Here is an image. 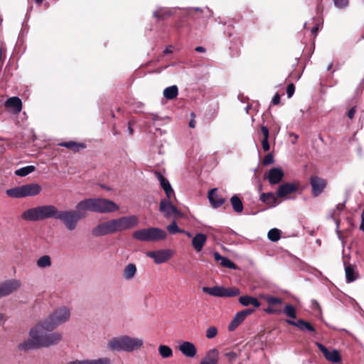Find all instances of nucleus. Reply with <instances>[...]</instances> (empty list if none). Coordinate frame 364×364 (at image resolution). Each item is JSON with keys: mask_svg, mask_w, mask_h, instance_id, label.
I'll return each instance as SVG.
<instances>
[{"mask_svg": "<svg viewBox=\"0 0 364 364\" xmlns=\"http://www.w3.org/2000/svg\"><path fill=\"white\" fill-rule=\"evenodd\" d=\"M47 323L41 321L29 331L30 338L20 343L18 348L21 350H28L34 348H48L57 345L63 339L61 333L51 332L55 328L46 326Z\"/></svg>", "mask_w": 364, "mask_h": 364, "instance_id": "obj_1", "label": "nucleus"}, {"mask_svg": "<svg viewBox=\"0 0 364 364\" xmlns=\"http://www.w3.org/2000/svg\"><path fill=\"white\" fill-rule=\"evenodd\" d=\"M57 207L53 205H41L29 208L21 214V219L26 222H39L55 218Z\"/></svg>", "mask_w": 364, "mask_h": 364, "instance_id": "obj_2", "label": "nucleus"}, {"mask_svg": "<svg viewBox=\"0 0 364 364\" xmlns=\"http://www.w3.org/2000/svg\"><path fill=\"white\" fill-rule=\"evenodd\" d=\"M134 239L141 242H154L165 240L167 234L159 228L139 229L132 232Z\"/></svg>", "mask_w": 364, "mask_h": 364, "instance_id": "obj_3", "label": "nucleus"}, {"mask_svg": "<svg viewBox=\"0 0 364 364\" xmlns=\"http://www.w3.org/2000/svg\"><path fill=\"white\" fill-rule=\"evenodd\" d=\"M70 317V309L61 306L56 309L48 318L43 320L46 322V326L57 328L58 326L67 322Z\"/></svg>", "mask_w": 364, "mask_h": 364, "instance_id": "obj_4", "label": "nucleus"}, {"mask_svg": "<svg viewBox=\"0 0 364 364\" xmlns=\"http://www.w3.org/2000/svg\"><path fill=\"white\" fill-rule=\"evenodd\" d=\"M81 215L76 210H63L60 211L57 208L55 219L61 220L68 230H73L76 228Z\"/></svg>", "mask_w": 364, "mask_h": 364, "instance_id": "obj_5", "label": "nucleus"}, {"mask_svg": "<svg viewBox=\"0 0 364 364\" xmlns=\"http://www.w3.org/2000/svg\"><path fill=\"white\" fill-rule=\"evenodd\" d=\"M202 291L210 296L216 297H233L240 294V289L237 287L225 288L223 286L204 287L202 288Z\"/></svg>", "mask_w": 364, "mask_h": 364, "instance_id": "obj_6", "label": "nucleus"}, {"mask_svg": "<svg viewBox=\"0 0 364 364\" xmlns=\"http://www.w3.org/2000/svg\"><path fill=\"white\" fill-rule=\"evenodd\" d=\"M116 232L132 229L139 225V218L132 215L114 219Z\"/></svg>", "mask_w": 364, "mask_h": 364, "instance_id": "obj_7", "label": "nucleus"}, {"mask_svg": "<svg viewBox=\"0 0 364 364\" xmlns=\"http://www.w3.org/2000/svg\"><path fill=\"white\" fill-rule=\"evenodd\" d=\"M119 209L114 202L105 198H94V212L99 213H109Z\"/></svg>", "mask_w": 364, "mask_h": 364, "instance_id": "obj_8", "label": "nucleus"}, {"mask_svg": "<svg viewBox=\"0 0 364 364\" xmlns=\"http://www.w3.org/2000/svg\"><path fill=\"white\" fill-rule=\"evenodd\" d=\"M116 232L114 219L99 223L92 230L95 237L111 235Z\"/></svg>", "mask_w": 364, "mask_h": 364, "instance_id": "obj_9", "label": "nucleus"}, {"mask_svg": "<svg viewBox=\"0 0 364 364\" xmlns=\"http://www.w3.org/2000/svg\"><path fill=\"white\" fill-rule=\"evenodd\" d=\"M21 287L19 280L11 279L0 283V298L6 297L18 291Z\"/></svg>", "mask_w": 364, "mask_h": 364, "instance_id": "obj_10", "label": "nucleus"}, {"mask_svg": "<svg viewBox=\"0 0 364 364\" xmlns=\"http://www.w3.org/2000/svg\"><path fill=\"white\" fill-rule=\"evenodd\" d=\"M144 346V340L141 337L131 336L124 334V352L133 353L139 350Z\"/></svg>", "mask_w": 364, "mask_h": 364, "instance_id": "obj_11", "label": "nucleus"}, {"mask_svg": "<svg viewBox=\"0 0 364 364\" xmlns=\"http://www.w3.org/2000/svg\"><path fill=\"white\" fill-rule=\"evenodd\" d=\"M146 256L153 259L154 262L157 264H162L168 261L173 255L171 250H159L157 251H149L146 253Z\"/></svg>", "mask_w": 364, "mask_h": 364, "instance_id": "obj_12", "label": "nucleus"}, {"mask_svg": "<svg viewBox=\"0 0 364 364\" xmlns=\"http://www.w3.org/2000/svg\"><path fill=\"white\" fill-rule=\"evenodd\" d=\"M106 347L111 352H124V334L109 338Z\"/></svg>", "mask_w": 364, "mask_h": 364, "instance_id": "obj_13", "label": "nucleus"}, {"mask_svg": "<svg viewBox=\"0 0 364 364\" xmlns=\"http://www.w3.org/2000/svg\"><path fill=\"white\" fill-rule=\"evenodd\" d=\"M253 312L254 309H247L237 312L229 324L228 330L230 331H234L240 323L243 322L247 316L252 314Z\"/></svg>", "mask_w": 364, "mask_h": 364, "instance_id": "obj_14", "label": "nucleus"}, {"mask_svg": "<svg viewBox=\"0 0 364 364\" xmlns=\"http://www.w3.org/2000/svg\"><path fill=\"white\" fill-rule=\"evenodd\" d=\"M6 109L11 114H18L22 109V102L18 97L8 98L4 102Z\"/></svg>", "mask_w": 364, "mask_h": 364, "instance_id": "obj_15", "label": "nucleus"}, {"mask_svg": "<svg viewBox=\"0 0 364 364\" xmlns=\"http://www.w3.org/2000/svg\"><path fill=\"white\" fill-rule=\"evenodd\" d=\"M178 349L186 358H193L197 354V348L190 341H182Z\"/></svg>", "mask_w": 364, "mask_h": 364, "instance_id": "obj_16", "label": "nucleus"}, {"mask_svg": "<svg viewBox=\"0 0 364 364\" xmlns=\"http://www.w3.org/2000/svg\"><path fill=\"white\" fill-rule=\"evenodd\" d=\"M316 345L318 348V349L322 352L323 356L326 360L331 361L332 363H338L341 361V356L339 352L333 349L332 350H328L327 348H326L323 345L320 343H316Z\"/></svg>", "mask_w": 364, "mask_h": 364, "instance_id": "obj_17", "label": "nucleus"}, {"mask_svg": "<svg viewBox=\"0 0 364 364\" xmlns=\"http://www.w3.org/2000/svg\"><path fill=\"white\" fill-rule=\"evenodd\" d=\"M310 183L312 187V194L314 196L320 195L326 187V181L317 176H313L310 178Z\"/></svg>", "mask_w": 364, "mask_h": 364, "instance_id": "obj_18", "label": "nucleus"}, {"mask_svg": "<svg viewBox=\"0 0 364 364\" xmlns=\"http://www.w3.org/2000/svg\"><path fill=\"white\" fill-rule=\"evenodd\" d=\"M170 199H163L160 202L159 210L164 214L166 218H168L172 215L178 213L177 208L171 203Z\"/></svg>", "mask_w": 364, "mask_h": 364, "instance_id": "obj_19", "label": "nucleus"}, {"mask_svg": "<svg viewBox=\"0 0 364 364\" xmlns=\"http://www.w3.org/2000/svg\"><path fill=\"white\" fill-rule=\"evenodd\" d=\"M298 186L293 183H285L279 186L277 191V196L279 198H284L287 196L296 192Z\"/></svg>", "mask_w": 364, "mask_h": 364, "instance_id": "obj_20", "label": "nucleus"}, {"mask_svg": "<svg viewBox=\"0 0 364 364\" xmlns=\"http://www.w3.org/2000/svg\"><path fill=\"white\" fill-rule=\"evenodd\" d=\"M77 212L80 213L81 218L85 216L84 212H94V198H87L79 202L76 205Z\"/></svg>", "mask_w": 364, "mask_h": 364, "instance_id": "obj_21", "label": "nucleus"}, {"mask_svg": "<svg viewBox=\"0 0 364 364\" xmlns=\"http://www.w3.org/2000/svg\"><path fill=\"white\" fill-rule=\"evenodd\" d=\"M156 177L158 178L160 183L161 187L164 189L168 199H171L174 195V191L169 183V181L163 176L159 172L155 173Z\"/></svg>", "mask_w": 364, "mask_h": 364, "instance_id": "obj_22", "label": "nucleus"}, {"mask_svg": "<svg viewBox=\"0 0 364 364\" xmlns=\"http://www.w3.org/2000/svg\"><path fill=\"white\" fill-rule=\"evenodd\" d=\"M284 171L281 168H272L269 171L267 179L270 184L279 183L284 177Z\"/></svg>", "mask_w": 364, "mask_h": 364, "instance_id": "obj_23", "label": "nucleus"}, {"mask_svg": "<svg viewBox=\"0 0 364 364\" xmlns=\"http://www.w3.org/2000/svg\"><path fill=\"white\" fill-rule=\"evenodd\" d=\"M24 198L36 196L40 194L42 191L41 186L36 183H31L23 185Z\"/></svg>", "mask_w": 364, "mask_h": 364, "instance_id": "obj_24", "label": "nucleus"}, {"mask_svg": "<svg viewBox=\"0 0 364 364\" xmlns=\"http://www.w3.org/2000/svg\"><path fill=\"white\" fill-rule=\"evenodd\" d=\"M208 198L211 205L215 208L221 206L225 201L224 198L218 194L216 188H213L208 192Z\"/></svg>", "mask_w": 364, "mask_h": 364, "instance_id": "obj_25", "label": "nucleus"}, {"mask_svg": "<svg viewBox=\"0 0 364 364\" xmlns=\"http://www.w3.org/2000/svg\"><path fill=\"white\" fill-rule=\"evenodd\" d=\"M219 352L216 348L209 350L199 364H218Z\"/></svg>", "mask_w": 364, "mask_h": 364, "instance_id": "obj_26", "label": "nucleus"}, {"mask_svg": "<svg viewBox=\"0 0 364 364\" xmlns=\"http://www.w3.org/2000/svg\"><path fill=\"white\" fill-rule=\"evenodd\" d=\"M207 241V236L203 233H197L192 239V246L196 252H200Z\"/></svg>", "mask_w": 364, "mask_h": 364, "instance_id": "obj_27", "label": "nucleus"}, {"mask_svg": "<svg viewBox=\"0 0 364 364\" xmlns=\"http://www.w3.org/2000/svg\"><path fill=\"white\" fill-rule=\"evenodd\" d=\"M287 323L296 326L298 328H299L301 331H309L314 332L315 331L314 327L311 325L309 322L303 320V319H299L296 321H294L291 320H287Z\"/></svg>", "mask_w": 364, "mask_h": 364, "instance_id": "obj_28", "label": "nucleus"}, {"mask_svg": "<svg viewBox=\"0 0 364 364\" xmlns=\"http://www.w3.org/2000/svg\"><path fill=\"white\" fill-rule=\"evenodd\" d=\"M214 259L220 262V265L227 267L232 269H236L237 266L228 257H223L220 255V254L218 252H215L213 253Z\"/></svg>", "mask_w": 364, "mask_h": 364, "instance_id": "obj_29", "label": "nucleus"}, {"mask_svg": "<svg viewBox=\"0 0 364 364\" xmlns=\"http://www.w3.org/2000/svg\"><path fill=\"white\" fill-rule=\"evenodd\" d=\"M239 302L243 306H247L249 305H252L255 307L257 308V307H259L261 305L260 302L257 300V298L250 296H247V295L241 296L239 298Z\"/></svg>", "mask_w": 364, "mask_h": 364, "instance_id": "obj_30", "label": "nucleus"}, {"mask_svg": "<svg viewBox=\"0 0 364 364\" xmlns=\"http://www.w3.org/2000/svg\"><path fill=\"white\" fill-rule=\"evenodd\" d=\"M259 200L271 207H275L277 205V197L271 192L261 193Z\"/></svg>", "mask_w": 364, "mask_h": 364, "instance_id": "obj_31", "label": "nucleus"}, {"mask_svg": "<svg viewBox=\"0 0 364 364\" xmlns=\"http://www.w3.org/2000/svg\"><path fill=\"white\" fill-rule=\"evenodd\" d=\"M6 195L11 198H24L23 185L7 189L6 191Z\"/></svg>", "mask_w": 364, "mask_h": 364, "instance_id": "obj_32", "label": "nucleus"}, {"mask_svg": "<svg viewBox=\"0 0 364 364\" xmlns=\"http://www.w3.org/2000/svg\"><path fill=\"white\" fill-rule=\"evenodd\" d=\"M136 265L134 264L129 263L125 267V268L124 269L123 276L126 280H131L134 277V276L136 275Z\"/></svg>", "mask_w": 364, "mask_h": 364, "instance_id": "obj_33", "label": "nucleus"}, {"mask_svg": "<svg viewBox=\"0 0 364 364\" xmlns=\"http://www.w3.org/2000/svg\"><path fill=\"white\" fill-rule=\"evenodd\" d=\"M164 97L167 100L176 98L178 94V89L176 85H171L164 90Z\"/></svg>", "mask_w": 364, "mask_h": 364, "instance_id": "obj_34", "label": "nucleus"}, {"mask_svg": "<svg viewBox=\"0 0 364 364\" xmlns=\"http://www.w3.org/2000/svg\"><path fill=\"white\" fill-rule=\"evenodd\" d=\"M346 278L347 282H353L358 278V272L355 268L350 265L346 266L345 267Z\"/></svg>", "mask_w": 364, "mask_h": 364, "instance_id": "obj_35", "label": "nucleus"}, {"mask_svg": "<svg viewBox=\"0 0 364 364\" xmlns=\"http://www.w3.org/2000/svg\"><path fill=\"white\" fill-rule=\"evenodd\" d=\"M230 203L235 212L240 213L243 210V204L240 198L234 195L230 198Z\"/></svg>", "mask_w": 364, "mask_h": 364, "instance_id": "obj_36", "label": "nucleus"}, {"mask_svg": "<svg viewBox=\"0 0 364 364\" xmlns=\"http://www.w3.org/2000/svg\"><path fill=\"white\" fill-rule=\"evenodd\" d=\"M154 16L157 19H165L173 14L172 10L169 9H159L154 12Z\"/></svg>", "mask_w": 364, "mask_h": 364, "instance_id": "obj_37", "label": "nucleus"}, {"mask_svg": "<svg viewBox=\"0 0 364 364\" xmlns=\"http://www.w3.org/2000/svg\"><path fill=\"white\" fill-rule=\"evenodd\" d=\"M52 264L51 258L48 255L40 257L36 261V265L39 268H48Z\"/></svg>", "mask_w": 364, "mask_h": 364, "instance_id": "obj_38", "label": "nucleus"}, {"mask_svg": "<svg viewBox=\"0 0 364 364\" xmlns=\"http://www.w3.org/2000/svg\"><path fill=\"white\" fill-rule=\"evenodd\" d=\"M34 166H26L15 171V174L18 176L24 177L35 171Z\"/></svg>", "mask_w": 364, "mask_h": 364, "instance_id": "obj_39", "label": "nucleus"}, {"mask_svg": "<svg viewBox=\"0 0 364 364\" xmlns=\"http://www.w3.org/2000/svg\"><path fill=\"white\" fill-rule=\"evenodd\" d=\"M159 353L163 358H168L173 355L172 349L166 345H160L159 346Z\"/></svg>", "mask_w": 364, "mask_h": 364, "instance_id": "obj_40", "label": "nucleus"}, {"mask_svg": "<svg viewBox=\"0 0 364 364\" xmlns=\"http://www.w3.org/2000/svg\"><path fill=\"white\" fill-rule=\"evenodd\" d=\"M281 230L277 228H272L267 233L268 239L272 242H277L281 237Z\"/></svg>", "mask_w": 364, "mask_h": 364, "instance_id": "obj_41", "label": "nucleus"}, {"mask_svg": "<svg viewBox=\"0 0 364 364\" xmlns=\"http://www.w3.org/2000/svg\"><path fill=\"white\" fill-rule=\"evenodd\" d=\"M260 297L265 299L269 305L281 304L282 299L278 297H274L269 295L262 294Z\"/></svg>", "mask_w": 364, "mask_h": 364, "instance_id": "obj_42", "label": "nucleus"}, {"mask_svg": "<svg viewBox=\"0 0 364 364\" xmlns=\"http://www.w3.org/2000/svg\"><path fill=\"white\" fill-rule=\"evenodd\" d=\"M61 146L68 148L70 149H72L73 151H77L79 150V148H83L84 146L82 144H77L74 141H68V142H63L59 144Z\"/></svg>", "mask_w": 364, "mask_h": 364, "instance_id": "obj_43", "label": "nucleus"}, {"mask_svg": "<svg viewBox=\"0 0 364 364\" xmlns=\"http://www.w3.org/2000/svg\"><path fill=\"white\" fill-rule=\"evenodd\" d=\"M284 312L289 318H295L296 317V309L291 305H286L284 309Z\"/></svg>", "mask_w": 364, "mask_h": 364, "instance_id": "obj_44", "label": "nucleus"}, {"mask_svg": "<svg viewBox=\"0 0 364 364\" xmlns=\"http://www.w3.org/2000/svg\"><path fill=\"white\" fill-rule=\"evenodd\" d=\"M167 230L170 234H175L177 232H183V230L179 229L176 223L173 221L172 223L167 226Z\"/></svg>", "mask_w": 364, "mask_h": 364, "instance_id": "obj_45", "label": "nucleus"}, {"mask_svg": "<svg viewBox=\"0 0 364 364\" xmlns=\"http://www.w3.org/2000/svg\"><path fill=\"white\" fill-rule=\"evenodd\" d=\"M90 364H112L110 358L107 357L90 360Z\"/></svg>", "mask_w": 364, "mask_h": 364, "instance_id": "obj_46", "label": "nucleus"}, {"mask_svg": "<svg viewBox=\"0 0 364 364\" xmlns=\"http://www.w3.org/2000/svg\"><path fill=\"white\" fill-rule=\"evenodd\" d=\"M218 334V329L215 326H210L206 330V338L211 339L215 338Z\"/></svg>", "mask_w": 364, "mask_h": 364, "instance_id": "obj_47", "label": "nucleus"}, {"mask_svg": "<svg viewBox=\"0 0 364 364\" xmlns=\"http://www.w3.org/2000/svg\"><path fill=\"white\" fill-rule=\"evenodd\" d=\"M333 4L337 8L343 9L348 5V0H333Z\"/></svg>", "mask_w": 364, "mask_h": 364, "instance_id": "obj_48", "label": "nucleus"}, {"mask_svg": "<svg viewBox=\"0 0 364 364\" xmlns=\"http://www.w3.org/2000/svg\"><path fill=\"white\" fill-rule=\"evenodd\" d=\"M273 162H274V158H273V156L270 154L266 155L262 161V164L264 166L271 164Z\"/></svg>", "mask_w": 364, "mask_h": 364, "instance_id": "obj_49", "label": "nucleus"}, {"mask_svg": "<svg viewBox=\"0 0 364 364\" xmlns=\"http://www.w3.org/2000/svg\"><path fill=\"white\" fill-rule=\"evenodd\" d=\"M294 91H295V87H294V84L290 83L289 85H288V86L287 87V95L288 98H291L293 96Z\"/></svg>", "mask_w": 364, "mask_h": 364, "instance_id": "obj_50", "label": "nucleus"}, {"mask_svg": "<svg viewBox=\"0 0 364 364\" xmlns=\"http://www.w3.org/2000/svg\"><path fill=\"white\" fill-rule=\"evenodd\" d=\"M311 308L315 311H317L318 314L321 313L320 306H319L318 303L316 300H312L311 301Z\"/></svg>", "mask_w": 364, "mask_h": 364, "instance_id": "obj_51", "label": "nucleus"}, {"mask_svg": "<svg viewBox=\"0 0 364 364\" xmlns=\"http://www.w3.org/2000/svg\"><path fill=\"white\" fill-rule=\"evenodd\" d=\"M262 149L264 151H267L269 150L270 146L268 142V139H263L261 141Z\"/></svg>", "mask_w": 364, "mask_h": 364, "instance_id": "obj_52", "label": "nucleus"}, {"mask_svg": "<svg viewBox=\"0 0 364 364\" xmlns=\"http://www.w3.org/2000/svg\"><path fill=\"white\" fill-rule=\"evenodd\" d=\"M68 364H90V360H75L68 363Z\"/></svg>", "mask_w": 364, "mask_h": 364, "instance_id": "obj_53", "label": "nucleus"}, {"mask_svg": "<svg viewBox=\"0 0 364 364\" xmlns=\"http://www.w3.org/2000/svg\"><path fill=\"white\" fill-rule=\"evenodd\" d=\"M225 355L229 359L230 362H232L237 358V354L234 352H228Z\"/></svg>", "mask_w": 364, "mask_h": 364, "instance_id": "obj_54", "label": "nucleus"}, {"mask_svg": "<svg viewBox=\"0 0 364 364\" xmlns=\"http://www.w3.org/2000/svg\"><path fill=\"white\" fill-rule=\"evenodd\" d=\"M264 311L266 313L268 314H280L282 312L281 311L274 309L272 307H268Z\"/></svg>", "mask_w": 364, "mask_h": 364, "instance_id": "obj_55", "label": "nucleus"}, {"mask_svg": "<svg viewBox=\"0 0 364 364\" xmlns=\"http://www.w3.org/2000/svg\"><path fill=\"white\" fill-rule=\"evenodd\" d=\"M261 131L264 135L263 139H269V130H268L267 127L265 126H262L261 127Z\"/></svg>", "mask_w": 364, "mask_h": 364, "instance_id": "obj_56", "label": "nucleus"}, {"mask_svg": "<svg viewBox=\"0 0 364 364\" xmlns=\"http://www.w3.org/2000/svg\"><path fill=\"white\" fill-rule=\"evenodd\" d=\"M272 102L275 105L279 104V102H280V95L278 93L275 94V95L272 98Z\"/></svg>", "mask_w": 364, "mask_h": 364, "instance_id": "obj_57", "label": "nucleus"}, {"mask_svg": "<svg viewBox=\"0 0 364 364\" xmlns=\"http://www.w3.org/2000/svg\"><path fill=\"white\" fill-rule=\"evenodd\" d=\"M355 113V107H352L348 112V117L352 119Z\"/></svg>", "mask_w": 364, "mask_h": 364, "instance_id": "obj_58", "label": "nucleus"}, {"mask_svg": "<svg viewBox=\"0 0 364 364\" xmlns=\"http://www.w3.org/2000/svg\"><path fill=\"white\" fill-rule=\"evenodd\" d=\"M360 230L364 231V210L362 212V214H361V223L360 225Z\"/></svg>", "mask_w": 364, "mask_h": 364, "instance_id": "obj_59", "label": "nucleus"}, {"mask_svg": "<svg viewBox=\"0 0 364 364\" xmlns=\"http://www.w3.org/2000/svg\"><path fill=\"white\" fill-rule=\"evenodd\" d=\"M196 50L199 53H205V47H196Z\"/></svg>", "mask_w": 364, "mask_h": 364, "instance_id": "obj_60", "label": "nucleus"}, {"mask_svg": "<svg viewBox=\"0 0 364 364\" xmlns=\"http://www.w3.org/2000/svg\"><path fill=\"white\" fill-rule=\"evenodd\" d=\"M189 127H190L191 128H194V127H196V121H195L193 119H192L190 121V122H189Z\"/></svg>", "mask_w": 364, "mask_h": 364, "instance_id": "obj_61", "label": "nucleus"}, {"mask_svg": "<svg viewBox=\"0 0 364 364\" xmlns=\"http://www.w3.org/2000/svg\"><path fill=\"white\" fill-rule=\"evenodd\" d=\"M128 132H129V134L130 135H132L133 134V129H132V125L130 124V123L129 124Z\"/></svg>", "mask_w": 364, "mask_h": 364, "instance_id": "obj_62", "label": "nucleus"}, {"mask_svg": "<svg viewBox=\"0 0 364 364\" xmlns=\"http://www.w3.org/2000/svg\"><path fill=\"white\" fill-rule=\"evenodd\" d=\"M318 26H314V27L311 29V32H312L313 33H317V31H318Z\"/></svg>", "mask_w": 364, "mask_h": 364, "instance_id": "obj_63", "label": "nucleus"}, {"mask_svg": "<svg viewBox=\"0 0 364 364\" xmlns=\"http://www.w3.org/2000/svg\"><path fill=\"white\" fill-rule=\"evenodd\" d=\"M183 232H184L188 237H192L191 233L189 232H186V231L183 230Z\"/></svg>", "mask_w": 364, "mask_h": 364, "instance_id": "obj_64", "label": "nucleus"}]
</instances>
